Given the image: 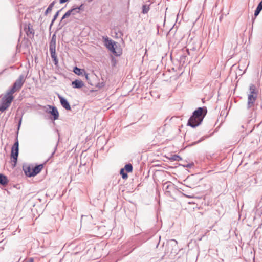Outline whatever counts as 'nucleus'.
<instances>
[{
  "instance_id": "1",
  "label": "nucleus",
  "mask_w": 262,
  "mask_h": 262,
  "mask_svg": "<svg viewBox=\"0 0 262 262\" xmlns=\"http://www.w3.org/2000/svg\"><path fill=\"white\" fill-rule=\"evenodd\" d=\"M207 112L206 107H199L193 112L192 115L188 121L187 125L193 128L199 126L203 121Z\"/></svg>"
},
{
  "instance_id": "2",
  "label": "nucleus",
  "mask_w": 262,
  "mask_h": 262,
  "mask_svg": "<svg viewBox=\"0 0 262 262\" xmlns=\"http://www.w3.org/2000/svg\"><path fill=\"white\" fill-rule=\"evenodd\" d=\"M26 80V77L21 74L13 83L12 87L10 89L11 92L15 93L20 90Z\"/></svg>"
},
{
  "instance_id": "3",
  "label": "nucleus",
  "mask_w": 262,
  "mask_h": 262,
  "mask_svg": "<svg viewBox=\"0 0 262 262\" xmlns=\"http://www.w3.org/2000/svg\"><path fill=\"white\" fill-rule=\"evenodd\" d=\"M18 151H19V143L17 137L16 139L15 142L13 144V146L11 148V158L12 159V161L14 162V166H15L17 158L18 156Z\"/></svg>"
},
{
  "instance_id": "4",
  "label": "nucleus",
  "mask_w": 262,
  "mask_h": 262,
  "mask_svg": "<svg viewBox=\"0 0 262 262\" xmlns=\"http://www.w3.org/2000/svg\"><path fill=\"white\" fill-rule=\"evenodd\" d=\"M102 39L105 46L112 53H115L114 46L116 45V42L110 39L107 36H103Z\"/></svg>"
},
{
  "instance_id": "5",
  "label": "nucleus",
  "mask_w": 262,
  "mask_h": 262,
  "mask_svg": "<svg viewBox=\"0 0 262 262\" xmlns=\"http://www.w3.org/2000/svg\"><path fill=\"white\" fill-rule=\"evenodd\" d=\"M256 99L257 97H254L252 95H248L247 102V108L248 110H253Z\"/></svg>"
},
{
  "instance_id": "6",
  "label": "nucleus",
  "mask_w": 262,
  "mask_h": 262,
  "mask_svg": "<svg viewBox=\"0 0 262 262\" xmlns=\"http://www.w3.org/2000/svg\"><path fill=\"white\" fill-rule=\"evenodd\" d=\"M14 93L11 92V91H9L7 93L6 95L3 98L2 101L9 104L10 105L14 97L13 94Z\"/></svg>"
},
{
  "instance_id": "7",
  "label": "nucleus",
  "mask_w": 262,
  "mask_h": 262,
  "mask_svg": "<svg viewBox=\"0 0 262 262\" xmlns=\"http://www.w3.org/2000/svg\"><path fill=\"white\" fill-rule=\"evenodd\" d=\"M174 188V185L170 182H167L163 184V189L166 193L169 194L172 189Z\"/></svg>"
},
{
  "instance_id": "8",
  "label": "nucleus",
  "mask_w": 262,
  "mask_h": 262,
  "mask_svg": "<svg viewBox=\"0 0 262 262\" xmlns=\"http://www.w3.org/2000/svg\"><path fill=\"white\" fill-rule=\"evenodd\" d=\"M49 107L51 109L49 113L51 114L53 117L54 120L58 119L59 117V113L57 108L55 106L48 105Z\"/></svg>"
},
{
  "instance_id": "9",
  "label": "nucleus",
  "mask_w": 262,
  "mask_h": 262,
  "mask_svg": "<svg viewBox=\"0 0 262 262\" xmlns=\"http://www.w3.org/2000/svg\"><path fill=\"white\" fill-rule=\"evenodd\" d=\"M58 98L61 105L67 110H71V108L70 105L67 100L60 95H58Z\"/></svg>"
},
{
  "instance_id": "10",
  "label": "nucleus",
  "mask_w": 262,
  "mask_h": 262,
  "mask_svg": "<svg viewBox=\"0 0 262 262\" xmlns=\"http://www.w3.org/2000/svg\"><path fill=\"white\" fill-rule=\"evenodd\" d=\"M49 50H50V51H56V35H55V34H53L51 38V41L50 42Z\"/></svg>"
},
{
  "instance_id": "11",
  "label": "nucleus",
  "mask_w": 262,
  "mask_h": 262,
  "mask_svg": "<svg viewBox=\"0 0 262 262\" xmlns=\"http://www.w3.org/2000/svg\"><path fill=\"white\" fill-rule=\"evenodd\" d=\"M43 168L42 164H39L36 165L34 167H32V174H30L31 176H33V177L36 176L38 173H39L41 169Z\"/></svg>"
},
{
  "instance_id": "12",
  "label": "nucleus",
  "mask_w": 262,
  "mask_h": 262,
  "mask_svg": "<svg viewBox=\"0 0 262 262\" xmlns=\"http://www.w3.org/2000/svg\"><path fill=\"white\" fill-rule=\"evenodd\" d=\"M249 92L250 93L248 95H252L254 97H257L258 91L254 84H251L249 85Z\"/></svg>"
},
{
  "instance_id": "13",
  "label": "nucleus",
  "mask_w": 262,
  "mask_h": 262,
  "mask_svg": "<svg viewBox=\"0 0 262 262\" xmlns=\"http://www.w3.org/2000/svg\"><path fill=\"white\" fill-rule=\"evenodd\" d=\"M23 168L25 174L27 176L29 177H33V176H31L30 174H32V167L29 165H24L23 166Z\"/></svg>"
},
{
  "instance_id": "14",
  "label": "nucleus",
  "mask_w": 262,
  "mask_h": 262,
  "mask_svg": "<svg viewBox=\"0 0 262 262\" xmlns=\"http://www.w3.org/2000/svg\"><path fill=\"white\" fill-rule=\"evenodd\" d=\"M73 87L75 89H80L84 86V83L81 80H75L72 82Z\"/></svg>"
},
{
  "instance_id": "15",
  "label": "nucleus",
  "mask_w": 262,
  "mask_h": 262,
  "mask_svg": "<svg viewBox=\"0 0 262 262\" xmlns=\"http://www.w3.org/2000/svg\"><path fill=\"white\" fill-rule=\"evenodd\" d=\"M8 183V179L6 176L0 174V184L2 185H5Z\"/></svg>"
},
{
  "instance_id": "16",
  "label": "nucleus",
  "mask_w": 262,
  "mask_h": 262,
  "mask_svg": "<svg viewBox=\"0 0 262 262\" xmlns=\"http://www.w3.org/2000/svg\"><path fill=\"white\" fill-rule=\"evenodd\" d=\"M51 53V58L53 59V60L54 62L55 65H57L58 62V60L57 58V56L56 54V51H50Z\"/></svg>"
},
{
  "instance_id": "17",
  "label": "nucleus",
  "mask_w": 262,
  "mask_h": 262,
  "mask_svg": "<svg viewBox=\"0 0 262 262\" xmlns=\"http://www.w3.org/2000/svg\"><path fill=\"white\" fill-rule=\"evenodd\" d=\"M262 10V1L258 4L254 12V16L256 17Z\"/></svg>"
},
{
  "instance_id": "18",
  "label": "nucleus",
  "mask_w": 262,
  "mask_h": 262,
  "mask_svg": "<svg viewBox=\"0 0 262 262\" xmlns=\"http://www.w3.org/2000/svg\"><path fill=\"white\" fill-rule=\"evenodd\" d=\"M72 11H73V10H68V11H67V12H66L64 15H63V16H62V18H61V23H62V20H63L64 19H65V18H66L68 17L70 15H72ZM63 25H65V24H67V22H65L64 21H63Z\"/></svg>"
},
{
  "instance_id": "19",
  "label": "nucleus",
  "mask_w": 262,
  "mask_h": 262,
  "mask_svg": "<svg viewBox=\"0 0 262 262\" xmlns=\"http://www.w3.org/2000/svg\"><path fill=\"white\" fill-rule=\"evenodd\" d=\"M73 72L78 75H82L83 73H84L85 71L84 69H81L75 67L74 68Z\"/></svg>"
},
{
  "instance_id": "20",
  "label": "nucleus",
  "mask_w": 262,
  "mask_h": 262,
  "mask_svg": "<svg viewBox=\"0 0 262 262\" xmlns=\"http://www.w3.org/2000/svg\"><path fill=\"white\" fill-rule=\"evenodd\" d=\"M55 4V1H53L49 5V6H48V7L47 8V10H46V11L45 12V15H47L48 13L52 11L53 7H54Z\"/></svg>"
},
{
  "instance_id": "21",
  "label": "nucleus",
  "mask_w": 262,
  "mask_h": 262,
  "mask_svg": "<svg viewBox=\"0 0 262 262\" xmlns=\"http://www.w3.org/2000/svg\"><path fill=\"white\" fill-rule=\"evenodd\" d=\"M10 105L2 101V103L0 106V112L2 113L4 112L9 107Z\"/></svg>"
},
{
  "instance_id": "22",
  "label": "nucleus",
  "mask_w": 262,
  "mask_h": 262,
  "mask_svg": "<svg viewBox=\"0 0 262 262\" xmlns=\"http://www.w3.org/2000/svg\"><path fill=\"white\" fill-rule=\"evenodd\" d=\"M170 159L172 161H179L182 160V158L180 157L179 155H173L171 156Z\"/></svg>"
},
{
  "instance_id": "23",
  "label": "nucleus",
  "mask_w": 262,
  "mask_h": 262,
  "mask_svg": "<svg viewBox=\"0 0 262 262\" xmlns=\"http://www.w3.org/2000/svg\"><path fill=\"white\" fill-rule=\"evenodd\" d=\"M124 169L128 172H130L133 171V166L131 164H127L125 165Z\"/></svg>"
},
{
  "instance_id": "24",
  "label": "nucleus",
  "mask_w": 262,
  "mask_h": 262,
  "mask_svg": "<svg viewBox=\"0 0 262 262\" xmlns=\"http://www.w3.org/2000/svg\"><path fill=\"white\" fill-rule=\"evenodd\" d=\"M120 174L122 176V177L123 179H127L128 177L127 173L124 171V168H121L120 171Z\"/></svg>"
},
{
  "instance_id": "25",
  "label": "nucleus",
  "mask_w": 262,
  "mask_h": 262,
  "mask_svg": "<svg viewBox=\"0 0 262 262\" xmlns=\"http://www.w3.org/2000/svg\"><path fill=\"white\" fill-rule=\"evenodd\" d=\"M149 10V6L144 5L142 7V13L144 14L147 13L148 12Z\"/></svg>"
},
{
  "instance_id": "26",
  "label": "nucleus",
  "mask_w": 262,
  "mask_h": 262,
  "mask_svg": "<svg viewBox=\"0 0 262 262\" xmlns=\"http://www.w3.org/2000/svg\"><path fill=\"white\" fill-rule=\"evenodd\" d=\"M61 10H60L59 11H58L56 14L54 15V17H53V18L52 19V21H51V23L50 24V27L53 25L54 22L55 21V20L57 19V17L59 15V13L60 12V11H61Z\"/></svg>"
},
{
  "instance_id": "27",
  "label": "nucleus",
  "mask_w": 262,
  "mask_h": 262,
  "mask_svg": "<svg viewBox=\"0 0 262 262\" xmlns=\"http://www.w3.org/2000/svg\"><path fill=\"white\" fill-rule=\"evenodd\" d=\"M57 146H58V143H57L56 144V145H55L54 147V150H53V151L52 152V153L51 154V155L50 156V157H52L53 156V155H54L56 150H57Z\"/></svg>"
},
{
  "instance_id": "28",
  "label": "nucleus",
  "mask_w": 262,
  "mask_h": 262,
  "mask_svg": "<svg viewBox=\"0 0 262 262\" xmlns=\"http://www.w3.org/2000/svg\"><path fill=\"white\" fill-rule=\"evenodd\" d=\"M71 10H73V11H72V15H75L77 13H79L78 10H77L76 8H74L71 9Z\"/></svg>"
},
{
  "instance_id": "29",
  "label": "nucleus",
  "mask_w": 262,
  "mask_h": 262,
  "mask_svg": "<svg viewBox=\"0 0 262 262\" xmlns=\"http://www.w3.org/2000/svg\"><path fill=\"white\" fill-rule=\"evenodd\" d=\"M29 33L34 34L33 30L31 29L29 26L28 27V31H27V34L28 35Z\"/></svg>"
},
{
  "instance_id": "30",
  "label": "nucleus",
  "mask_w": 262,
  "mask_h": 262,
  "mask_svg": "<svg viewBox=\"0 0 262 262\" xmlns=\"http://www.w3.org/2000/svg\"><path fill=\"white\" fill-rule=\"evenodd\" d=\"M77 10H78V12L79 13L80 10H83L84 8V5L82 4L79 7H76Z\"/></svg>"
},
{
  "instance_id": "31",
  "label": "nucleus",
  "mask_w": 262,
  "mask_h": 262,
  "mask_svg": "<svg viewBox=\"0 0 262 262\" xmlns=\"http://www.w3.org/2000/svg\"><path fill=\"white\" fill-rule=\"evenodd\" d=\"M182 166L184 167L191 168L193 166V163H189L186 165H182Z\"/></svg>"
},
{
  "instance_id": "32",
  "label": "nucleus",
  "mask_w": 262,
  "mask_h": 262,
  "mask_svg": "<svg viewBox=\"0 0 262 262\" xmlns=\"http://www.w3.org/2000/svg\"><path fill=\"white\" fill-rule=\"evenodd\" d=\"M207 138V137H203L202 138H201L199 141H198L197 142H195V144H196V143H199L200 142H201L202 141L204 140L205 138Z\"/></svg>"
},
{
  "instance_id": "33",
  "label": "nucleus",
  "mask_w": 262,
  "mask_h": 262,
  "mask_svg": "<svg viewBox=\"0 0 262 262\" xmlns=\"http://www.w3.org/2000/svg\"><path fill=\"white\" fill-rule=\"evenodd\" d=\"M34 261V258H29L28 259H27L25 262H33Z\"/></svg>"
},
{
  "instance_id": "34",
  "label": "nucleus",
  "mask_w": 262,
  "mask_h": 262,
  "mask_svg": "<svg viewBox=\"0 0 262 262\" xmlns=\"http://www.w3.org/2000/svg\"><path fill=\"white\" fill-rule=\"evenodd\" d=\"M21 120H22V118H20L19 120V122H18V129L19 128L20 125H21Z\"/></svg>"
},
{
  "instance_id": "35",
  "label": "nucleus",
  "mask_w": 262,
  "mask_h": 262,
  "mask_svg": "<svg viewBox=\"0 0 262 262\" xmlns=\"http://www.w3.org/2000/svg\"><path fill=\"white\" fill-rule=\"evenodd\" d=\"M68 0H60V3L63 4L67 2Z\"/></svg>"
},
{
  "instance_id": "36",
  "label": "nucleus",
  "mask_w": 262,
  "mask_h": 262,
  "mask_svg": "<svg viewBox=\"0 0 262 262\" xmlns=\"http://www.w3.org/2000/svg\"><path fill=\"white\" fill-rule=\"evenodd\" d=\"M84 75H85V78L88 80V79H89L88 74H87L86 73H85V72H84Z\"/></svg>"
},
{
  "instance_id": "37",
  "label": "nucleus",
  "mask_w": 262,
  "mask_h": 262,
  "mask_svg": "<svg viewBox=\"0 0 262 262\" xmlns=\"http://www.w3.org/2000/svg\"><path fill=\"white\" fill-rule=\"evenodd\" d=\"M186 51H187V52L188 53L189 52V51H188V49H186Z\"/></svg>"
}]
</instances>
